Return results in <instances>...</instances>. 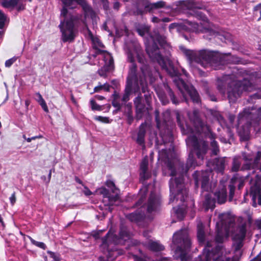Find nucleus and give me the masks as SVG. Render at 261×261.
I'll list each match as a JSON object with an SVG mask.
<instances>
[{
  "mask_svg": "<svg viewBox=\"0 0 261 261\" xmlns=\"http://www.w3.org/2000/svg\"><path fill=\"white\" fill-rule=\"evenodd\" d=\"M140 89L142 90V88L140 86ZM132 93H134V92ZM137 93H138V95L134 99V103L136 109V119L140 120L143 117L146 111L148 112L151 109L150 103L151 101V97L147 89L144 93L145 94L144 95L147 105V107H146L143 103V100L141 94L140 93V90L139 92H137ZM132 94V93H131V94ZM135 94H137V93H135Z\"/></svg>",
  "mask_w": 261,
  "mask_h": 261,
  "instance_id": "13",
  "label": "nucleus"
},
{
  "mask_svg": "<svg viewBox=\"0 0 261 261\" xmlns=\"http://www.w3.org/2000/svg\"><path fill=\"white\" fill-rule=\"evenodd\" d=\"M223 233L218 230L215 237V241H208L206 243V244L208 243H212V248L214 251L215 254L218 256H220V255L223 253V246L221 243L223 242Z\"/></svg>",
  "mask_w": 261,
  "mask_h": 261,
  "instance_id": "20",
  "label": "nucleus"
},
{
  "mask_svg": "<svg viewBox=\"0 0 261 261\" xmlns=\"http://www.w3.org/2000/svg\"><path fill=\"white\" fill-rule=\"evenodd\" d=\"M178 27H179V25H178V23H172L170 24L169 27V31H171L172 30H173V29H174L175 28H178Z\"/></svg>",
  "mask_w": 261,
  "mask_h": 261,
  "instance_id": "60",
  "label": "nucleus"
},
{
  "mask_svg": "<svg viewBox=\"0 0 261 261\" xmlns=\"http://www.w3.org/2000/svg\"><path fill=\"white\" fill-rule=\"evenodd\" d=\"M187 115L190 122L194 127L195 131L199 133H204L211 140V146L212 154L217 155L220 150L217 142L215 140L216 135L211 132L206 121L201 117L199 111L195 109L191 111H188Z\"/></svg>",
  "mask_w": 261,
  "mask_h": 261,
  "instance_id": "7",
  "label": "nucleus"
},
{
  "mask_svg": "<svg viewBox=\"0 0 261 261\" xmlns=\"http://www.w3.org/2000/svg\"><path fill=\"white\" fill-rule=\"evenodd\" d=\"M17 59V57H13V58L7 60L5 62V66L7 67H10Z\"/></svg>",
  "mask_w": 261,
  "mask_h": 261,
  "instance_id": "51",
  "label": "nucleus"
},
{
  "mask_svg": "<svg viewBox=\"0 0 261 261\" xmlns=\"http://www.w3.org/2000/svg\"><path fill=\"white\" fill-rule=\"evenodd\" d=\"M164 88L165 89L166 92L168 96L170 98V100L172 101V103L176 105L179 104V101L176 97L174 92H173L172 90L170 88V87L167 84H164Z\"/></svg>",
  "mask_w": 261,
  "mask_h": 261,
  "instance_id": "33",
  "label": "nucleus"
},
{
  "mask_svg": "<svg viewBox=\"0 0 261 261\" xmlns=\"http://www.w3.org/2000/svg\"><path fill=\"white\" fill-rule=\"evenodd\" d=\"M101 1L103 4V8L105 10H108L109 8V2L108 0H101Z\"/></svg>",
  "mask_w": 261,
  "mask_h": 261,
  "instance_id": "61",
  "label": "nucleus"
},
{
  "mask_svg": "<svg viewBox=\"0 0 261 261\" xmlns=\"http://www.w3.org/2000/svg\"><path fill=\"white\" fill-rule=\"evenodd\" d=\"M184 53L190 63H198L205 68L211 67L215 70L220 69L224 63V56L218 51L185 49Z\"/></svg>",
  "mask_w": 261,
  "mask_h": 261,
  "instance_id": "4",
  "label": "nucleus"
},
{
  "mask_svg": "<svg viewBox=\"0 0 261 261\" xmlns=\"http://www.w3.org/2000/svg\"><path fill=\"white\" fill-rule=\"evenodd\" d=\"M110 85L108 83H105L103 85L99 83L97 86L94 88V92H98L102 90H104L105 91L108 92L110 91Z\"/></svg>",
  "mask_w": 261,
  "mask_h": 261,
  "instance_id": "40",
  "label": "nucleus"
},
{
  "mask_svg": "<svg viewBox=\"0 0 261 261\" xmlns=\"http://www.w3.org/2000/svg\"><path fill=\"white\" fill-rule=\"evenodd\" d=\"M204 196L205 200L203 204L206 206V209H213L215 207V201L214 199L211 198L209 193H206Z\"/></svg>",
  "mask_w": 261,
  "mask_h": 261,
  "instance_id": "34",
  "label": "nucleus"
},
{
  "mask_svg": "<svg viewBox=\"0 0 261 261\" xmlns=\"http://www.w3.org/2000/svg\"><path fill=\"white\" fill-rule=\"evenodd\" d=\"M155 120L156 123V127L160 131V135L164 142H172L173 136L172 129L173 127V123L171 119L170 111L167 110L162 114V119L160 118V112L155 110Z\"/></svg>",
  "mask_w": 261,
  "mask_h": 261,
  "instance_id": "12",
  "label": "nucleus"
},
{
  "mask_svg": "<svg viewBox=\"0 0 261 261\" xmlns=\"http://www.w3.org/2000/svg\"><path fill=\"white\" fill-rule=\"evenodd\" d=\"M98 52L100 54H103V58L106 64L109 66L108 69H110L111 68H113L114 65V60L111 54L106 51L99 49L98 50Z\"/></svg>",
  "mask_w": 261,
  "mask_h": 261,
  "instance_id": "31",
  "label": "nucleus"
},
{
  "mask_svg": "<svg viewBox=\"0 0 261 261\" xmlns=\"http://www.w3.org/2000/svg\"><path fill=\"white\" fill-rule=\"evenodd\" d=\"M148 161L145 158L143 159L140 164V180L144 181L148 179L151 176V173L148 171Z\"/></svg>",
  "mask_w": 261,
  "mask_h": 261,
  "instance_id": "26",
  "label": "nucleus"
},
{
  "mask_svg": "<svg viewBox=\"0 0 261 261\" xmlns=\"http://www.w3.org/2000/svg\"><path fill=\"white\" fill-rule=\"evenodd\" d=\"M6 19L5 15L0 11V29H2L4 28Z\"/></svg>",
  "mask_w": 261,
  "mask_h": 261,
  "instance_id": "50",
  "label": "nucleus"
},
{
  "mask_svg": "<svg viewBox=\"0 0 261 261\" xmlns=\"http://www.w3.org/2000/svg\"><path fill=\"white\" fill-rule=\"evenodd\" d=\"M221 219V224L222 225H226L227 224L230 225L233 221L231 219L228 218L226 215L222 214L219 216Z\"/></svg>",
  "mask_w": 261,
  "mask_h": 261,
  "instance_id": "42",
  "label": "nucleus"
},
{
  "mask_svg": "<svg viewBox=\"0 0 261 261\" xmlns=\"http://www.w3.org/2000/svg\"><path fill=\"white\" fill-rule=\"evenodd\" d=\"M175 213L176 214L177 217L181 220L184 217V211L180 208H177L175 211Z\"/></svg>",
  "mask_w": 261,
  "mask_h": 261,
  "instance_id": "52",
  "label": "nucleus"
},
{
  "mask_svg": "<svg viewBox=\"0 0 261 261\" xmlns=\"http://www.w3.org/2000/svg\"><path fill=\"white\" fill-rule=\"evenodd\" d=\"M159 96V98L161 100L162 103L164 105H166L169 103V99L165 94H160Z\"/></svg>",
  "mask_w": 261,
  "mask_h": 261,
  "instance_id": "49",
  "label": "nucleus"
},
{
  "mask_svg": "<svg viewBox=\"0 0 261 261\" xmlns=\"http://www.w3.org/2000/svg\"><path fill=\"white\" fill-rule=\"evenodd\" d=\"M138 218H139V217L137 216V215L136 213L131 214L129 216V219L131 221L136 220L138 219Z\"/></svg>",
  "mask_w": 261,
  "mask_h": 261,
  "instance_id": "59",
  "label": "nucleus"
},
{
  "mask_svg": "<svg viewBox=\"0 0 261 261\" xmlns=\"http://www.w3.org/2000/svg\"><path fill=\"white\" fill-rule=\"evenodd\" d=\"M179 5L184 7L188 9H204L205 6L202 4H199L196 0H186L179 2Z\"/></svg>",
  "mask_w": 261,
  "mask_h": 261,
  "instance_id": "30",
  "label": "nucleus"
},
{
  "mask_svg": "<svg viewBox=\"0 0 261 261\" xmlns=\"http://www.w3.org/2000/svg\"><path fill=\"white\" fill-rule=\"evenodd\" d=\"M196 165L195 160L193 153L191 152L187 161L185 166L181 165L182 174L178 177L171 178L169 182L170 198L169 202H173L174 199L180 200L181 202L185 201L188 195V190L185 188L184 185V173H186L189 169L195 167Z\"/></svg>",
  "mask_w": 261,
  "mask_h": 261,
  "instance_id": "6",
  "label": "nucleus"
},
{
  "mask_svg": "<svg viewBox=\"0 0 261 261\" xmlns=\"http://www.w3.org/2000/svg\"><path fill=\"white\" fill-rule=\"evenodd\" d=\"M10 201L12 205H14L16 202L15 192H14L10 197Z\"/></svg>",
  "mask_w": 261,
  "mask_h": 261,
  "instance_id": "58",
  "label": "nucleus"
},
{
  "mask_svg": "<svg viewBox=\"0 0 261 261\" xmlns=\"http://www.w3.org/2000/svg\"><path fill=\"white\" fill-rule=\"evenodd\" d=\"M127 61L132 63L129 67L128 75L126 78V85L124 89V94L122 97V101H126L129 99V96L132 92H139L140 86L142 88V92L145 93L147 90V84L140 76L138 79V74L137 73V66L135 63V55L131 50L127 51Z\"/></svg>",
  "mask_w": 261,
  "mask_h": 261,
  "instance_id": "5",
  "label": "nucleus"
},
{
  "mask_svg": "<svg viewBox=\"0 0 261 261\" xmlns=\"http://www.w3.org/2000/svg\"><path fill=\"white\" fill-rule=\"evenodd\" d=\"M188 145L193 148L198 159L203 160L208 148V144L207 141L203 139L198 138L195 135H191L186 139Z\"/></svg>",
  "mask_w": 261,
  "mask_h": 261,
  "instance_id": "14",
  "label": "nucleus"
},
{
  "mask_svg": "<svg viewBox=\"0 0 261 261\" xmlns=\"http://www.w3.org/2000/svg\"><path fill=\"white\" fill-rule=\"evenodd\" d=\"M47 253L49 254L50 257L54 259V261H61V257L59 254L55 253L51 251H48Z\"/></svg>",
  "mask_w": 261,
  "mask_h": 261,
  "instance_id": "47",
  "label": "nucleus"
},
{
  "mask_svg": "<svg viewBox=\"0 0 261 261\" xmlns=\"http://www.w3.org/2000/svg\"><path fill=\"white\" fill-rule=\"evenodd\" d=\"M166 2L161 1L154 3H150V12L154 9L164 8L166 6Z\"/></svg>",
  "mask_w": 261,
  "mask_h": 261,
  "instance_id": "41",
  "label": "nucleus"
},
{
  "mask_svg": "<svg viewBox=\"0 0 261 261\" xmlns=\"http://www.w3.org/2000/svg\"><path fill=\"white\" fill-rule=\"evenodd\" d=\"M214 199L219 204H223L226 201L227 191L225 187L222 186L214 193Z\"/></svg>",
  "mask_w": 261,
  "mask_h": 261,
  "instance_id": "28",
  "label": "nucleus"
},
{
  "mask_svg": "<svg viewBox=\"0 0 261 261\" xmlns=\"http://www.w3.org/2000/svg\"><path fill=\"white\" fill-rule=\"evenodd\" d=\"M146 133V124L142 123L139 127V131L137 134L136 142L141 146L142 149L145 148V137Z\"/></svg>",
  "mask_w": 261,
  "mask_h": 261,
  "instance_id": "27",
  "label": "nucleus"
},
{
  "mask_svg": "<svg viewBox=\"0 0 261 261\" xmlns=\"http://www.w3.org/2000/svg\"><path fill=\"white\" fill-rule=\"evenodd\" d=\"M186 24L183 27L185 30H189L190 31L197 33H203L205 35L204 37L207 39H211L212 37H217L223 42H231L232 40V35L228 32H222L221 33L216 30L215 26L208 23L206 25L203 24H199L197 23L190 21H187Z\"/></svg>",
  "mask_w": 261,
  "mask_h": 261,
  "instance_id": "8",
  "label": "nucleus"
},
{
  "mask_svg": "<svg viewBox=\"0 0 261 261\" xmlns=\"http://www.w3.org/2000/svg\"><path fill=\"white\" fill-rule=\"evenodd\" d=\"M153 42L146 46V51L150 59L153 62H156L171 77H174L173 82L178 89L182 94L185 100H187L186 93L188 94L194 102H199V96L194 87L186 83L181 79L179 77L180 73L175 68L172 63L168 59L165 58L161 54L160 48L155 43L158 42L161 46L164 45L166 41V37L161 35L158 32L154 31L151 36Z\"/></svg>",
  "mask_w": 261,
  "mask_h": 261,
  "instance_id": "2",
  "label": "nucleus"
},
{
  "mask_svg": "<svg viewBox=\"0 0 261 261\" xmlns=\"http://www.w3.org/2000/svg\"><path fill=\"white\" fill-rule=\"evenodd\" d=\"M36 96H37V98H36V100L37 101V102L39 103V105L41 106L43 110L46 112H48V109L47 107V106L43 98L42 95L40 94V93L38 92L36 93Z\"/></svg>",
  "mask_w": 261,
  "mask_h": 261,
  "instance_id": "36",
  "label": "nucleus"
},
{
  "mask_svg": "<svg viewBox=\"0 0 261 261\" xmlns=\"http://www.w3.org/2000/svg\"><path fill=\"white\" fill-rule=\"evenodd\" d=\"M260 119L261 107L257 109L253 107L245 108L243 111L239 114L238 128L242 127L244 134L247 133L249 131V128L252 126L256 129Z\"/></svg>",
  "mask_w": 261,
  "mask_h": 261,
  "instance_id": "10",
  "label": "nucleus"
},
{
  "mask_svg": "<svg viewBox=\"0 0 261 261\" xmlns=\"http://www.w3.org/2000/svg\"><path fill=\"white\" fill-rule=\"evenodd\" d=\"M227 85V97L230 102H234L243 91L251 92L255 86L250 81L244 79L242 81H232L230 75H226L217 80V88L219 92L225 94V86Z\"/></svg>",
  "mask_w": 261,
  "mask_h": 261,
  "instance_id": "3",
  "label": "nucleus"
},
{
  "mask_svg": "<svg viewBox=\"0 0 261 261\" xmlns=\"http://www.w3.org/2000/svg\"><path fill=\"white\" fill-rule=\"evenodd\" d=\"M246 233V224H242L238 226L233 237V244L236 251L239 250L243 247Z\"/></svg>",
  "mask_w": 261,
  "mask_h": 261,
  "instance_id": "17",
  "label": "nucleus"
},
{
  "mask_svg": "<svg viewBox=\"0 0 261 261\" xmlns=\"http://www.w3.org/2000/svg\"><path fill=\"white\" fill-rule=\"evenodd\" d=\"M110 238L113 239L115 244H120L122 241H126L129 238V233L127 228L123 226L120 228L119 236L114 235L109 232L102 238V245L107 246L108 242Z\"/></svg>",
  "mask_w": 261,
  "mask_h": 261,
  "instance_id": "16",
  "label": "nucleus"
},
{
  "mask_svg": "<svg viewBox=\"0 0 261 261\" xmlns=\"http://www.w3.org/2000/svg\"><path fill=\"white\" fill-rule=\"evenodd\" d=\"M145 198V196H141V197H140L138 202L136 203V206H138L141 205L143 203Z\"/></svg>",
  "mask_w": 261,
  "mask_h": 261,
  "instance_id": "62",
  "label": "nucleus"
},
{
  "mask_svg": "<svg viewBox=\"0 0 261 261\" xmlns=\"http://www.w3.org/2000/svg\"><path fill=\"white\" fill-rule=\"evenodd\" d=\"M245 178L240 176L238 174H235L231 179L228 186L229 188V201L232 200L234 190L237 186L239 190H241L244 186Z\"/></svg>",
  "mask_w": 261,
  "mask_h": 261,
  "instance_id": "18",
  "label": "nucleus"
},
{
  "mask_svg": "<svg viewBox=\"0 0 261 261\" xmlns=\"http://www.w3.org/2000/svg\"><path fill=\"white\" fill-rule=\"evenodd\" d=\"M168 167L169 168V169L171 171V175L172 176H176V173L174 169L173 168V165H172L171 162H169L168 163Z\"/></svg>",
  "mask_w": 261,
  "mask_h": 261,
  "instance_id": "56",
  "label": "nucleus"
},
{
  "mask_svg": "<svg viewBox=\"0 0 261 261\" xmlns=\"http://www.w3.org/2000/svg\"><path fill=\"white\" fill-rule=\"evenodd\" d=\"M212 245L211 243H208L206 244L205 247L204 249V251L205 254L199 255L195 261H210L213 259L214 261H224L221 256L215 257L214 251L212 248Z\"/></svg>",
  "mask_w": 261,
  "mask_h": 261,
  "instance_id": "19",
  "label": "nucleus"
},
{
  "mask_svg": "<svg viewBox=\"0 0 261 261\" xmlns=\"http://www.w3.org/2000/svg\"><path fill=\"white\" fill-rule=\"evenodd\" d=\"M31 243L35 246L45 250L46 248V245L43 242H37L33 239L32 238L29 237Z\"/></svg>",
  "mask_w": 261,
  "mask_h": 261,
  "instance_id": "43",
  "label": "nucleus"
},
{
  "mask_svg": "<svg viewBox=\"0 0 261 261\" xmlns=\"http://www.w3.org/2000/svg\"><path fill=\"white\" fill-rule=\"evenodd\" d=\"M197 238L200 243H202L204 241L205 233L204 226L202 223H199L197 225Z\"/></svg>",
  "mask_w": 261,
  "mask_h": 261,
  "instance_id": "35",
  "label": "nucleus"
},
{
  "mask_svg": "<svg viewBox=\"0 0 261 261\" xmlns=\"http://www.w3.org/2000/svg\"><path fill=\"white\" fill-rule=\"evenodd\" d=\"M208 165L212 170L223 174L226 166V159L225 158H216L208 162Z\"/></svg>",
  "mask_w": 261,
  "mask_h": 261,
  "instance_id": "21",
  "label": "nucleus"
},
{
  "mask_svg": "<svg viewBox=\"0 0 261 261\" xmlns=\"http://www.w3.org/2000/svg\"><path fill=\"white\" fill-rule=\"evenodd\" d=\"M194 15L195 16V17L196 18H197L198 19H201L203 21H207V17L205 16V15H204L202 12H199V11H197L196 12H195V14H194Z\"/></svg>",
  "mask_w": 261,
  "mask_h": 261,
  "instance_id": "48",
  "label": "nucleus"
},
{
  "mask_svg": "<svg viewBox=\"0 0 261 261\" xmlns=\"http://www.w3.org/2000/svg\"><path fill=\"white\" fill-rule=\"evenodd\" d=\"M106 185L108 188L111 189L112 192L113 193H115V194L116 193H117L116 192L117 191V189H116L115 184L114 183L113 181H112L111 180H108L106 182Z\"/></svg>",
  "mask_w": 261,
  "mask_h": 261,
  "instance_id": "45",
  "label": "nucleus"
},
{
  "mask_svg": "<svg viewBox=\"0 0 261 261\" xmlns=\"http://www.w3.org/2000/svg\"><path fill=\"white\" fill-rule=\"evenodd\" d=\"M89 35L91 36V38L93 43L94 48L97 49V47H105L104 45L101 41L97 37H94L90 31H89Z\"/></svg>",
  "mask_w": 261,
  "mask_h": 261,
  "instance_id": "37",
  "label": "nucleus"
},
{
  "mask_svg": "<svg viewBox=\"0 0 261 261\" xmlns=\"http://www.w3.org/2000/svg\"><path fill=\"white\" fill-rule=\"evenodd\" d=\"M258 10H261V3H259L254 7L253 9V12L257 11Z\"/></svg>",
  "mask_w": 261,
  "mask_h": 261,
  "instance_id": "64",
  "label": "nucleus"
},
{
  "mask_svg": "<svg viewBox=\"0 0 261 261\" xmlns=\"http://www.w3.org/2000/svg\"><path fill=\"white\" fill-rule=\"evenodd\" d=\"M173 242L177 245L175 258L180 259L181 261H187L190 258L188 253L191 247V241L187 230L182 229L175 232L173 237Z\"/></svg>",
  "mask_w": 261,
  "mask_h": 261,
  "instance_id": "11",
  "label": "nucleus"
},
{
  "mask_svg": "<svg viewBox=\"0 0 261 261\" xmlns=\"http://www.w3.org/2000/svg\"><path fill=\"white\" fill-rule=\"evenodd\" d=\"M159 205V200L158 198L154 193H151L146 204L147 213H151L153 212H155Z\"/></svg>",
  "mask_w": 261,
  "mask_h": 261,
  "instance_id": "22",
  "label": "nucleus"
},
{
  "mask_svg": "<svg viewBox=\"0 0 261 261\" xmlns=\"http://www.w3.org/2000/svg\"><path fill=\"white\" fill-rule=\"evenodd\" d=\"M129 109V112L127 114V122L129 124H131L134 120V117L132 114V111H131V106L127 105Z\"/></svg>",
  "mask_w": 261,
  "mask_h": 261,
  "instance_id": "46",
  "label": "nucleus"
},
{
  "mask_svg": "<svg viewBox=\"0 0 261 261\" xmlns=\"http://www.w3.org/2000/svg\"><path fill=\"white\" fill-rule=\"evenodd\" d=\"M150 12V3L148 0H138L136 4V13L143 15Z\"/></svg>",
  "mask_w": 261,
  "mask_h": 261,
  "instance_id": "23",
  "label": "nucleus"
},
{
  "mask_svg": "<svg viewBox=\"0 0 261 261\" xmlns=\"http://www.w3.org/2000/svg\"><path fill=\"white\" fill-rule=\"evenodd\" d=\"M100 193L103 195L104 202L108 201L107 204L109 205H112L113 203L117 201L119 199V196L117 193L115 195H112L109 191L105 188H103L100 190Z\"/></svg>",
  "mask_w": 261,
  "mask_h": 261,
  "instance_id": "25",
  "label": "nucleus"
},
{
  "mask_svg": "<svg viewBox=\"0 0 261 261\" xmlns=\"http://www.w3.org/2000/svg\"><path fill=\"white\" fill-rule=\"evenodd\" d=\"M137 59L138 62L142 64L140 67L142 75H138L139 80H140V76H141V77L144 80L147 84L146 77H149L151 78L152 76L150 68L147 64L144 63V60L142 57L138 55Z\"/></svg>",
  "mask_w": 261,
  "mask_h": 261,
  "instance_id": "24",
  "label": "nucleus"
},
{
  "mask_svg": "<svg viewBox=\"0 0 261 261\" xmlns=\"http://www.w3.org/2000/svg\"><path fill=\"white\" fill-rule=\"evenodd\" d=\"M216 116L220 125L222 126H224L225 125V122L223 117L220 114H217Z\"/></svg>",
  "mask_w": 261,
  "mask_h": 261,
  "instance_id": "53",
  "label": "nucleus"
},
{
  "mask_svg": "<svg viewBox=\"0 0 261 261\" xmlns=\"http://www.w3.org/2000/svg\"><path fill=\"white\" fill-rule=\"evenodd\" d=\"M148 249L153 251H160L164 250V247L159 242L156 241H149L147 244Z\"/></svg>",
  "mask_w": 261,
  "mask_h": 261,
  "instance_id": "32",
  "label": "nucleus"
},
{
  "mask_svg": "<svg viewBox=\"0 0 261 261\" xmlns=\"http://www.w3.org/2000/svg\"><path fill=\"white\" fill-rule=\"evenodd\" d=\"M95 119L96 120L105 122V123H108L109 122V118L108 117H102V116H96L95 117Z\"/></svg>",
  "mask_w": 261,
  "mask_h": 261,
  "instance_id": "55",
  "label": "nucleus"
},
{
  "mask_svg": "<svg viewBox=\"0 0 261 261\" xmlns=\"http://www.w3.org/2000/svg\"><path fill=\"white\" fill-rule=\"evenodd\" d=\"M91 108L93 110H100V107L98 105L96 102L94 100H91L90 101Z\"/></svg>",
  "mask_w": 261,
  "mask_h": 261,
  "instance_id": "54",
  "label": "nucleus"
},
{
  "mask_svg": "<svg viewBox=\"0 0 261 261\" xmlns=\"http://www.w3.org/2000/svg\"><path fill=\"white\" fill-rule=\"evenodd\" d=\"M61 1L64 5L61 10L59 25L62 33V40L64 42H71L77 34L80 22L86 24V18L90 17L93 20L96 17L95 13L86 0Z\"/></svg>",
  "mask_w": 261,
  "mask_h": 261,
  "instance_id": "1",
  "label": "nucleus"
},
{
  "mask_svg": "<svg viewBox=\"0 0 261 261\" xmlns=\"http://www.w3.org/2000/svg\"><path fill=\"white\" fill-rule=\"evenodd\" d=\"M124 94V93L123 94V95L121 97V103H120L119 100L113 99V101L112 102V106L117 109H116L117 111H120L122 105H125V103L129 100V99H128V100H127L126 101H122V97H123ZM129 97H130V96L129 97V99H130Z\"/></svg>",
  "mask_w": 261,
  "mask_h": 261,
  "instance_id": "39",
  "label": "nucleus"
},
{
  "mask_svg": "<svg viewBox=\"0 0 261 261\" xmlns=\"http://www.w3.org/2000/svg\"><path fill=\"white\" fill-rule=\"evenodd\" d=\"M175 113L177 124L180 127L182 133L184 135H186L191 133L192 129L189 128L187 125H185L184 117L181 115L180 112L178 111H175Z\"/></svg>",
  "mask_w": 261,
  "mask_h": 261,
  "instance_id": "29",
  "label": "nucleus"
},
{
  "mask_svg": "<svg viewBox=\"0 0 261 261\" xmlns=\"http://www.w3.org/2000/svg\"><path fill=\"white\" fill-rule=\"evenodd\" d=\"M83 187L84 188V190L83 191V192L86 196H89L92 194V192L89 190V189L87 186L84 185Z\"/></svg>",
  "mask_w": 261,
  "mask_h": 261,
  "instance_id": "57",
  "label": "nucleus"
},
{
  "mask_svg": "<svg viewBox=\"0 0 261 261\" xmlns=\"http://www.w3.org/2000/svg\"><path fill=\"white\" fill-rule=\"evenodd\" d=\"M148 29L147 27H141L137 29V33L141 36H144L148 33Z\"/></svg>",
  "mask_w": 261,
  "mask_h": 261,
  "instance_id": "44",
  "label": "nucleus"
},
{
  "mask_svg": "<svg viewBox=\"0 0 261 261\" xmlns=\"http://www.w3.org/2000/svg\"><path fill=\"white\" fill-rule=\"evenodd\" d=\"M243 157L245 163H243L242 166H241L242 163L241 157L236 156L233 159L231 167L232 171L252 170L251 173L254 174L256 170L261 171V163H260L261 151H257L253 160L250 154L244 153Z\"/></svg>",
  "mask_w": 261,
  "mask_h": 261,
  "instance_id": "9",
  "label": "nucleus"
},
{
  "mask_svg": "<svg viewBox=\"0 0 261 261\" xmlns=\"http://www.w3.org/2000/svg\"><path fill=\"white\" fill-rule=\"evenodd\" d=\"M113 99L119 100L120 98H121V96L119 94V93H117L116 91L114 92L113 94Z\"/></svg>",
  "mask_w": 261,
  "mask_h": 261,
  "instance_id": "63",
  "label": "nucleus"
},
{
  "mask_svg": "<svg viewBox=\"0 0 261 261\" xmlns=\"http://www.w3.org/2000/svg\"><path fill=\"white\" fill-rule=\"evenodd\" d=\"M210 172L207 170L195 171L193 174L195 187L198 188L200 185L202 191L213 192L216 183L215 182L210 183Z\"/></svg>",
  "mask_w": 261,
  "mask_h": 261,
  "instance_id": "15",
  "label": "nucleus"
},
{
  "mask_svg": "<svg viewBox=\"0 0 261 261\" xmlns=\"http://www.w3.org/2000/svg\"><path fill=\"white\" fill-rule=\"evenodd\" d=\"M2 5L5 8L14 7L17 5L20 0H4ZM31 2L32 0H28Z\"/></svg>",
  "mask_w": 261,
  "mask_h": 261,
  "instance_id": "38",
  "label": "nucleus"
}]
</instances>
